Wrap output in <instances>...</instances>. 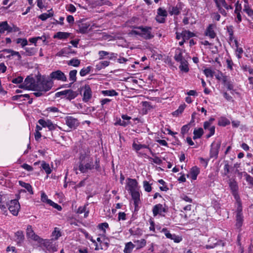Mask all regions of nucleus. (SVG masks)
Wrapping results in <instances>:
<instances>
[{
  "mask_svg": "<svg viewBox=\"0 0 253 253\" xmlns=\"http://www.w3.org/2000/svg\"><path fill=\"white\" fill-rule=\"evenodd\" d=\"M100 169V161L98 159H96L95 162H93L92 158L89 155V152L87 150L84 152H81L79 157V162L78 168L74 167V170L76 174L78 173V170L81 173H86L88 170L95 169L99 170Z\"/></svg>",
  "mask_w": 253,
  "mask_h": 253,
  "instance_id": "obj_1",
  "label": "nucleus"
},
{
  "mask_svg": "<svg viewBox=\"0 0 253 253\" xmlns=\"http://www.w3.org/2000/svg\"><path fill=\"white\" fill-rule=\"evenodd\" d=\"M130 34L138 35L145 40H150L154 37L152 33V28L148 26L135 27L130 32Z\"/></svg>",
  "mask_w": 253,
  "mask_h": 253,
  "instance_id": "obj_2",
  "label": "nucleus"
},
{
  "mask_svg": "<svg viewBox=\"0 0 253 253\" xmlns=\"http://www.w3.org/2000/svg\"><path fill=\"white\" fill-rule=\"evenodd\" d=\"M53 85V82L49 77L42 76L38 79L36 90H41L45 93L50 90Z\"/></svg>",
  "mask_w": 253,
  "mask_h": 253,
  "instance_id": "obj_3",
  "label": "nucleus"
},
{
  "mask_svg": "<svg viewBox=\"0 0 253 253\" xmlns=\"http://www.w3.org/2000/svg\"><path fill=\"white\" fill-rule=\"evenodd\" d=\"M5 206L8 207L10 212L13 215H17L18 214L20 208L19 202L16 199L10 200L8 203L6 204Z\"/></svg>",
  "mask_w": 253,
  "mask_h": 253,
  "instance_id": "obj_4",
  "label": "nucleus"
},
{
  "mask_svg": "<svg viewBox=\"0 0 253 253\" xmlns=\"http://www.w3.org/2000/svg\"><path fill=\"white\" fill-rule=\"evenodd\" d=\"M51 81L57 80L61 82H66L67 78L65 74L60 70H57L51 72L49 76Z\"/></svg>",
  "mask_w": 253,
  "mask_h": 253,
  "instance_id": "obj_5",
  "label": "nucleus"
},
{
  "mask_svg": "<svg viewBox=\"0 0 253 253\" xmlns=\"http://www.w3.org/2000/svg\"><path fill=\"white\" fill-rule=\"evenodd\" d=\"M242 211V208L241 206V203L238 202L236 215V226L238 228H240L242 226V224L244 220L243 215Z\"/></svg>",
  "mask_w": 253,
  "mask_h": 253,
  "instance_id": "obj_6",
  "label": "nucleus"
},
{
  "mask_svg": "<svg viewBox=\"0 0 253 253\" xmlns=\"http://www.w3.org/2000/svg\"><path fill=\"white\" fill-rule=\"evenodd\" d=\"M65 124L71 129H76L79 125V122L77 118L71 116H68L64 118Z\"/></svg>",
  "mask_w": 253,
  "mask_h": 253,
  "instance_id": "obj_7",
  "label": "nucleus"
},
{
  "mask_svg": "<svg viewBox=\"0 0 253 253\" xmlns=\"http://www.w3.org/2000/svg\"><path fill=\"white\" fill-rule=\"evenodd\" d=\"M214 120V119L211 118L209 121H206L204 124V129L206 131H209V133L207 135V138H209L214 134L215 127L211 125V123Z\"/></svg>",
  "mask_w": 253,
  "mask_h": 253,
  "instance_id": "obj_8",
  "label": "nucleus"
},
{
  "mask_svg": "<svg viewBox=\"0 0 253 253\" xmlns=\"http://www.w3.org/2000/svg\"><path fill=\"white\" fill-rule=\"evenodd\" d=\"M78 33L82 34L87 33L90 29V24L89 22H84V21H79L78 22Z\"/></svg>",
  "mask_w": 253,
  "mask_h": 253,
  "instance_id": "obj_9",
  "label": "nucleus"
},
{
  "mask_svg": "<svg viewBox=\"0 0 253 253\" xmlns=\"http://www.w3.org/2000/svg\"><path fill=\"white\" fill-rule=\"evenodd\" d=\"M221 143L220 141L213 142L211 144L210 150V157L217 158L218 154L219 149L220 147Z\"/></svg>",
  "mask_w": 253,
  "mask_h": 253,
  "instance_id": "obj_10",
  "label": "nucleus"
},
{
  "mask_svg": "<svg viewBox=\"0 0 253 253\" xmlns=\"http://www.w3.org/2000/svg\"><path fill=\"white\" fill-rule=\"evenodd\" d=\"M161 232L164 233L167 238L173 240L175 243H179L182 240V238L181 236L176 235L174 234H171L169 231L166 228H163Z\"/></svg>",
  "mask_w": 253,
  "mask_h": 253,
  "instance_id": "obj_11",
  "label": "nucleus"
},
{
  "mask_svg": "<svg viewBox=\"0 0 253 253\" xmlns=\"http://www.w3.org/2000/svg\"><path fill=\"white\" fill-rule=\"evenodd\" d=\"M38 123L42 127H47L50 130L55 129L56 127V125L53 124L50 120H44L41 119L38 121Z\"/></svg>",
  "mask_w": 253,
  "mask_h": 253,
  "instance_id": "obj_12",
  "label": "nucleus"
},
{
  "mask_svg": "<svg viewBox=\"0 0 253 253\" xmlns=\"http://www.w3.org/2000/svg\"><path fill=\"white\" fill-rule=\"evenodd\" d=\"M25 85L27 87V90H36L37 83H35V80L30 77H27L25 81Z\"/></svg>",
  "mask_w": 253,
  "mask_h": 253,
  "instance_id": "obj_13",
  "label": "nucleus"
},
{
  "mask_svg": "<svg viewBox=\"0 0 253 253\" xmlns=\"http://www.w3.org/2000/svg\"><path fill=\"white\" fill-rule=\"evenodd\" d=\"M127 186L128 187V191L129 192L139 190L138 187V182L135 179L128 178Z\"/></svg>",
  "mask_w": 253,
  "mask_h": 253,
  "instance_id": "obj_14",
  "label": "nucleus"
},
{
  "mask_svg": "<svg viewBox=\"0 0 253 253\" xmlns=\"http://www.w3.org/2000/svg\"><path fill=\"white\" fill-rule=\"evenodd\" d=\"M26 234L28 238H30L34 241L40 242L41 240L40 237L37 235L35 234V232L32 229V226L31 225H28L27 226L26 229Z\"/></svg>",
  "mask_w": 253,
  "mask_h": 253,
  "instance_id": "obj_15",
  "label": "nucleus"
},
{
  "mask_svg": "<svg viewBox=\"0 0 253 253\" xmlns=\"http://www.w3.org/2000/svg\"><path fill=\"white\" fill-rule=\"evenodd\" d=\"M92 96V92L89 85L85 84L84 87L83 101L87 102Z\"/></svg>",
  "mask_w": 253,
  "mask_h": 253,
  "instance_id": "obj_16",
  "label": "nucleus"
},
{
  "mask_svg": "<svg viewBox=\"0 0 253 253\" xmlns=\"http://www.w3.org/2000/svg\"><path fill=\"white\" fill-rule=\"evenodd\" d=\"M5 31L10 33L12 31V28L9 26L7 21L0 22V34H3Z\"/></svg>",
  "mask_w": 253,
  "mask_h": 253,
  "instance_id": "obj_17",
  "label": "nucleus"
},
{
  "mask_svg": "<svg viewBox=\"0 0 253 253\" xmlns=\"http://www.w3.org/2000/svg\"><path fill=\"white\" fill-rule=\"evenodd\" d=\"M134 201V205L136 209L140 203V193L139 190L129 192Z\"/></svg>",
  "mask_w": 253,
  "mask_h": 253,
  "instance_id": "obj_18",
  "label": "nucleus"
},
{
  "mask_svg": "<svg viewBox=\"0 0 253 253\" xmlns=\"http://www.w3.org/2000/svg\"><path fill=\"white\" fill-rule=\"evenodd\" d=\"M214 27L215 26L213 24L209 25L205 32L206 35L210 37L211 39L214 38L216 36V34L214 31Z\"/></svg>",
  "mask_w": 253,
  "mask_h": 253,
  "instance_id": "obj_19",
  "label": "nucleus"
},
{
  "mask_svg": "<svg viewBox=\"0 0 253 253\" xmlns=\"http://www.w3.org/2000/svg\"><path fill=\"white\" fill-rule=\"evenodd\" d=\"M7 195L3 194L2 192H0V208L1 210H4L6 209V206L4 205V203H7Z\"/></svg>",
  "mask_w": 253,
  "mask_h": 253,
  "instance_id": "obj_20",
  "label": "nucleus"
},
{
  "mask_svg": "<svg viewBox=\"0 0 253 253\" xmlns=\"http://www.w3.org/2000/svg\"><path fill=\"white\" fill-rule=\"evenodd\" d=\"M43 246L46 249L50 252H55L57 251V246L52 244L49 241H46L43 243Z\"/></svg>",
  "mask_w": 253,
  "mask_h": 253,
  "instance_id": "obj_21",
  "label": "nucleus"
},
{
  "mask_svg": "<svg viewBox=\"0 0 253 253\" xmlns=\"http://www.w3.org/2000/svg\"><path fill=\"white\" fill-rule=\"evenodd\" d=\"M165 212V209L163 207L162 204H157L154 206L153 209V213L154 216H156L158 214H161L162 212Z\"/></svg>",
  "mask_w": 253,
  "mask_h": 253,
  "instance_id": "obj_22",
  "label": "nucleus"
},
{
  "mask_svg": "<svg viewBox=\"0 0 253 253\" xmlns=\"http://www.w3.org/2000/svg\"><path fill=\"white\" fill-rule=\"evenodd\" d=\"M132 148L136 152H138L139 150H140L141 149L143 148H146L148 149L149 151L151 152V153L153 155H154V154L151 151V150L149 147L148 145H145V144H137L135 142H133L132 144Z\"/></svg>",
  "mask_w": 253,
  "mask_h": 253,
  "instance_id": "obj_23",
  "label": "nucleus"
},
{
  "mask_svg": "<svg viewBox=\"0 0 253 253\" xmlns=\"http://www.w3.org/2000/svg\"><path fill=\"white\" fill-rule=\"evenodd\" d=\"M174 58L175 60V61L178 62H180L183 60H185L183 57L182 52L181 48H178L176 49Z\"/></svg>",
  "mask_w": 253,
  "mask_h": 253,
  "instance_id": "obj_24",
  "label": "nucleus"
},
{
  "mask_svg": "<svg viewBox=\"0 0 253 253\" xmlns=\"http://www.w3.org/2000/svg\"><path fill=\"white\" fill-rule=\"evenodd\" d=\"M181 35L182 39L187 41L189 40L190 38L193 37L195 36V34L189 31H183L181 33Z\"/></svg>",
  "mask_w": 253,
  "mask_h": 253,
  "instance_id": "obj_25",
  "label": "nucleus"
},
{
  "mask_svg": "<svg viewBox=\"0 0 253 253\" xmlns=\"http://www.w3.org/2000/svg\"><path fill=\"white\" fill-rule=\"evenodd\" d=\"M70 34L67 32H58L56 33L53 36L54 39H66L68 38Z\"/></svg>",
  "mask_w": 253,
  "mask_h": 253,
  "instance_id": "obj_26",
  "label": "nucleus"
},
{
  "mask_svg": "<svg viewBox=\"0 0 253 253\" xmlns=\"http://www.w3.org/2000/svg\"><path fill=\"white\" fill-rule=\"evenodd\" d=\"M110 64L109 61H102L98 62L95 66L96 69L98 71H100L102 69H104L106 67L108 66Z\"/></svg>",
  "mask_w": 253,
  "mask_h": 253,
  "instance_id": "obj_27",
  "label": "nucleus"
},
{
  "mask_svg": "<svg viewBox=\"0 0 253 253\" xmlns=\"http://www.w3.org/2000/svg\"><path fill=\"white\" fill-rule=\"evenodd\" d=\"M25 52L23 54L25 56H32L37 52V49L34 47H26L25 48Z\"/></svg>",
  "mask_w": 253,
  "mask_h": 253,
  "instance_id": "obj_28",
  "label": "nucleus"
},
{
  "mask_svg": "<svg viewBox=\"0 0 253 253\" xmlns=\"http://www.w3.org/2000/svg\"><path fill=\"white\" fill-rule=\"evenodd\" d=\"M180 65H179V69L181 71L184 72H187L189 71V68L188 66V62L186 60H183L179 62Z\"/></svg>",
  "mask_w": 253,
  "mask_h": 253,
  "instance_id": "obj_29",
  "label": "nucleus"
},
{
  "mask_svg": "<svg viewBox=\"0 0 253 253\" xmlns=\"http://www.w3.org/2000/svg\"><path fill=\"white\" fill-rule=\"evenodd\" d=\"M204 131L202 128L200 127L197 129H195L193 132V139H196L200 138L203 134Z\"/></svg>",
  "mask_w": 253,
  "mask_h": 253,
  "instance_id": "obj_30",
  "label": "nucleus"
},
{
  "mask_svg": "<svg viewBox=\"0 0 253 253\" xmlns=\"http://www.w3.org/2000/svg\"><path fill=\"white\" fill-rule=\"evenodd\" d=\"M48 11L49 12L48 13H42V14H41L39 16V18L42 21H45L47 18L53 16V13L51 12L52 11V9L49 10Z\"/></svg>",
  "mask_w": 253,
  "mask_h": 253,
  "instance_id": "obj_31",
  "label": "nucleus"
},
{
  "mask_svg": "<svg viewBox=\"0 0 253 253\" xmlns=\"http://www.w3.org/2000/svg\"><path fill=\"white\" fill-rule=\"evenodd\" d=\"M19 184L23 187L25 188L28 192H29L30 194H33L32 187L31 185L29 184L25 183L24 182L19 181Z\"/></svg>",
  "mask_w": 253,
  "mask_h": 253,
  "instance_id": "obj_32",
  "label": "nucleus"
},
{
  "mask_svg": "<svg viewBox=\"0 0 253 253\" xmlns=\"http://www.w3.org/2000/svg\"><path fill=\"white\" fill-rule=\"evenodd\" d=\"M92 69V68L90 66L83 68L81 70L80 72V76L82 77L86 76L87 74L90 73Z\"/></svg>",
  "mask_w": 253,
  "mask_h": 253,
  "instance_id": "obj_33",
  "label": "nucleus"
},
{
  "mask_svg": "<svg viewBox=\"0 0 253 253\" xmlns=\"http://www.w3.org/2000/svg\"><path fill=\"white\" fill-rule=\"evenodd\" d=\"M102 93L105 96H114L118 95V93L114 89L102 90Z\"/></svg>",
  "mask_w": 253,
  "mask_h": 253,
  "instance_id": "obj_34",
  "label": "nucleus"
},
{
  "mask_svg": "<svg viewBox=\"0 0 253 253\" xmlns=\"http://www.w3.org/2000/svg\"><path fill=\"white\" fill-rule=\"evenodd\" d=\"M67 64L69 66L77 67L80 65L81 61L79 59L76 58H73L68 61Z\"/></svg>",
  "mask_w": 253,
  "mask_h": 253,
  "instance_id": "obj_35",
  "label": "nucleus"
},
{
  "mask_svg": "<svg viewBox=\"0 0 253 253\" xmlns=\"http://www.w3.org/2000/svg\"><path fill=\"white\" fill-rule=\"evenodd\" d=\"M134 245L131 242L126 243L125 245V249L124 252L125 253H131L133 249L134 248Z\"/></svg>",
  "mask_w": 253,
  "mask_h": 253,
  "instance_id": "obj_36",
  "label": "nucleus"
},
{
  "mask_svg": "<svg viewBox=\"0 0 253 253\" xmlns=\"http://www.w3.org/2000/svg\"><path fill=\"white\" fill-rule=\"evenodd\" d=\"M16 241L18 243L22 242L24 239L23 233L21 231H18L15 233Z\"/></svg>",
  "mask_w": 253,
  "mask_h": 253,
  "instance_id": "obj_37",
  "label": "nucleus"
},
{
  "mask_svg": "<svg viewBox=\"0 0 253 253\" xmlns=\"http://www.w3.org/2000/svg\"><path fill=\"white\" fill-rule=\"evenodd\" d=\"M70 48L71 46H69L68 47L63 48L57 53V55L58 56H63L69 54L70 52L69 51Z\"/></svg>",
  "mask_w": 253,
  "mask_h": 253,
  "instance_id": "obj_38",
  "label": "nucleus"
},
{
  "mask_svg": "<svg viewBox=\"0 0 253 253\" xmlns=\"http://www.w3.org/2000/svg\"><path fill=\"white\" fill-rule=\"evenodd\" d=\"M41 167L42 169L45 171L47 174H49L51 173L52 170L48 164L46 163L45 162H42Z\"/></svg>",
  "mask_w": 253,
  "mask_h": 253,
  "instance_id": "obj_39",
  "label": "nucleus"
},
{
  "mask_svg": "<svg viewBox=\"0 0 253 253\" xmlns=\"http://www.w3.org/2000/svg\"><path fill=\"white\" fill-rule=\"evenodd\" d=\"M77 73V71L76 70H71L69 72V80L70 81H71V84H73L76 81Z\"/></svg>",
  "mask_w": 253,
  "mask_h": 253,
  "instance_id": "obj_40",
  "label": "nucleus"
},
{
  "mask_svg": "<svg viewBox=\"0 0 253 253\" xmlns=\"http://www.w3.org/2000/svg\"><path fill=\"white\" fill-rule=\"evenodd\" d=\"M199 173V169L196 167H193L191 169L190 174L191 175L192 178L194 180L196 179L197 175Z\"/></svg>",
  "mask_w": 253,
  "mask_h": 253,
  "instance_id": "obj_41",
  "label": "nucleus"
},
{
  "mask_svg": "<svg viewBox=\"0 0 253 253\" xmlns=\"http://www.w3.org/2000/svg\"><path fill=\"white\" fill-rule=\"evenodd\" d=\"M98 227L99 229L103 231L102 236L105 237V234H106V228H108L109 227V225L107 222H104L99 224L98 225Z\"/></svg>",
  "mask_w": 253,
  "mask_h": 253,
  "instance_id": "obj_42",
  "label": "nucleus"
},
{
  "mask_svg": "<svg viewBox=\"0 0 253 253\" xmlns=\"http://www.w3.org/2000/svg\"><path fill=\"white\" fill-rule=\"evenodd\" d=\"M216 5V7H218L219 6L220 7H222V6H223L227 10L232 9L233 8V7L231 5H228L226 3L225 0H222V1L219 2L218 5Z\"/></svg>",
  "mask_w": 253,
  "mask_h": 253,
  "instance_id": "obj_43",
  "label": "nucleus"
},
{
  "mask_svg": "<svg viewBox=\"0 0 253 253\" xmlns=\"http://www.w3.org/2000/svg\"><path fill=\"white\" fill-rule=\"evenodd\" d=\"M134 243L137 244L138 246L137 249H140L145 246L146 244V241L144 239H142L140 240L134 241Z\"/></svg>",
  "mask_w": 253,
  "mask_h": 253,
  "instance_id": "obj_44",
  "label": "nucleus"
},
{
  "mask_svg": "<svg viewBox=\"0 0 253 253\" xmlns=\"http://www.w3.org/2000/svg\"><path fill=\"white\" fill-rule=\"evenodd\" d=\"M230 188L233 193L237 192L238 190V185L235 181H230L229 182Z\"/></svg>",
  "mask_w": 253,
  "mask_h": 253,
  "instance_id": "obj_45",
  "label": "nucleus"
},
{
  "mask_svg": "<svg viewBox=\"0 0 253 253\" xmlns=\"http://www.w3.org/2000/svg\"><path fill=\"white\" fill-rule=\"evenodd\" d=\"M230 124V121L225 118H221L218 121V125L221 126H226Z\"/></svg>",
  "mask_w": 253,
  "mask_h": 253,
  "instance_id": "obj_46",
  "label": "nucleus"
},
{
  "mask_svg": "<svg viewBox=\"0 0 253 253\" xmlns=\"http://www.w3.org/2000/svg\"><path fill=\"white\" fill-rule=\"evenodd\" d=\"M143 186L145 191L150 192L152 190L151 184H150L147 181H144L143 182Z\"/></svg>",
  "mask_w": 253,
  "mask_h": 253,
  "instance_id": "obj_47",
  "label": "nucleus"
},
{
  "mask_svg": "<svg viewBox=\"0 0 253 253\" xmlns=\"http://www.w3.org/2000/svg\"><path fill=\"white\" fill-rule=\"evenodd\" d=\"M185 106H186V105L184 104L180 105L179 106L178 108L173 113V115L177 116L179 114L182 113L183 112V111H184V110L185 108Z\"/></svg>",
  "mask_w": 253,
  "mask_h": 253,
  "instance_id": "obj_48",
  "label": "nucleus"
},
{
  "mask_svg": "<svg viewBox=\"0 0 253 253\" xmlns=\"http://www.w3.org/2000/svg\"><path fill=\"white\" fill-rule=\"evenodd\" d=\"M157 15L166 17L168 15L167 11L165 9L160 7L157 10Z\"/></svg>",
  "mask_w": 253,
  "mask_h": 253,
  "instance_id": "obj_49",
  "label": "nucleus"
},
{
  "mask_svg": "<svg viewBox=\"0 0 253 253\" xmlns=\"http://www.w3.org/2000/svg\"><path fill=\"white\" fill-rule=\"evenodd\" d=\"M41 201L43 203H46L49 205L50 203L49 201L51 200L48 199L47 195L43 192L41 193Z\"/></svg>",
  "mask_w": 253,
  "mask_h": 253,
  "instance_id": "obj_50",
  "label": "nucleus"
},
{
  "mask_svg": "<svg viewBox=\"0 0 253 253\" xmlns=\"http://www.w3.org/2000/svg\"><path fill=\"white\" fill-rule=\"evenodd\" d=\"M16 43H20L22 47H24L27 45L28 42L26 39L18 38L16 40Z\"/></svg>",
  "mask_w": 253,
  "mask_h": 253,
  "instance_id": "obj_51",
  "label": "nucleus"
},
{
  "mask_svg": "<svg viewBox=\"0 0 253 253\" xmlns=\"http://www.w3.org/2000/svg\"><path fill=\"white\" fill-rule=\"evenodd\" d=\"M205 75L207 77H212L213 76L214 72L210 69L207 68L204 71Z\"/></svg>",
  "mask_w": 253,
  "mask_h": 253,
  "instance_id": "obj_52",
  "label": "nucleus"
},
{
  "mask_svg": "<svg viewBox=\"0 0 253 253\" xmlns=\"http://www.w3.org/2000/svg\"><path fill=\"white\" fill-rule=\"evenodd\" d=\"M67 91H68V94L67 95H66V96H67V98L68 99L70 100V99H74L76 97L75 93L73 90H72L71 89H68Z\"/></svg>",
  "mask_w": 253,
  "mask_h": 253,
  "instance_id": "obj_53",
  "label": "nucleus"
},
{
  "mask_svg": "<svg viewBox=\"0 0 253 253\" xmlns=\"http://www.w3.org/2000/svg\"><path fill=\"white\" fill-rule=\"evenodd\" d=\"M129 232L131 235L141 234V230L139 228H137L136 230L131 228L129 230Z\"/></svg>",
  "mask_w": 253,
  "mask_h": 253,
  "instance_id": "obj_54",
  "label": "nucleus"
},
{
  "mask_svg": "<svg viewBox=\"0 0 253 253\" xmlns=\"http://www.w3.org/2000/svg\"><path fill=\"white\" fill-rule=\"evenodd\" d=\"M68 94V91L67 90H65L63 91L57 92L55 94V97L58 98L60 97L61 96H66Z\"/></svg>",
  "mask_w": 253,
  "mask_h": 253,
  "instance_id": "obj_55",
  "label": "nucleus"
},
{
  "mask_svg": "<svg viewBox=\"0 0 253 253\" xmlns=\"http://www.w3.org/2000/svg\"><path fill=\"white\" fill-rule=\"evenodd\" d=\"M46 111H47L48 113H49V112H52V113L59 112V109L57 107H53V106L47 108L46 109Z\"/></svg>",
  "mask_w": 253,
  "mask_h": 253,
  "instance_id": "obj_56",
  "label": "nucleus"
},
{
  "mask_svg": "<svg viewBox=\"0 0 253 253\" xmlns=\"http://www.w3.org/2000/svg\"><path fill=\"white\" fill-rule=\"evenodd\" d=\"M149 159L157 165H161L162 163V160L157 156L154 157V158H150Z\"/></svg>",
  "mask_w": 253,
  "mask_h": 253,
  "instance_id": "obj_57",
  "label": "nucleus"
},
{
  "mask_svg": "<svg viewBox=\"0 0 253 253\" xmlns=\"http://www.w3.org/2000/svg\"><path fill=\"white\" fill-rule=\"evenodd\" d=\"M129 123L128 122H126L123 120H122L121 119H119L118 120L116 123L115 124V125H120L123 126H126Z\"/></svg>",
  "mask_w": 253,
  "mask_h": 253,
  "instance_id": "obj_58",
  "label": "nucleus"
},
{
  "mask_svg": "<svg viewBox=\"0 0 253 253\" xmlns=\"http://www.w3.org/2000/svg\"><path fill=\"white\" fill-rule=\"evenodd\" d=\"M180 198L182 200H183V201H184L186 202L190 203H191L192 202V199L191 198H190L189 196H188L186 195H184V194L182 195L181 196Z\"/></svg>",
  "mask_w": 253,
  "mask_h": 253,
  "instance_id": "obj_59",
  "label": "nucleus"
},
{
  "mask_svg": "<svg viewBox=\"0 0 253 253\" xmlns=\"http://www.w3.org/2000/svg\"><path fill=\"white\" fill-rule=\"evenodd\" d=\"M244 176L246 177V180L247 181L253 185V177L246 172H245Z\"/></svg>",
  "mask_w": 253,
  "mask_h": 253,
  "instance_id": "obj_60",
  "label": "nucleus"
},
{
  "mask_svg": "<svg viewBox=\"0 0 253 253\" xmlns=\"http://www.w3.org/2000/svg\"><path fill=\"white\" fill-rule=\"evenodd\" d=\"M99 59H103L104 56L109 55V53L105 51H99L98 52Z\"/></svg>",
  "mask_w": 253,
  "mask_h": 253,
  "instance_id": "obj_61",
  "label": "nucleus"
},
{
  "mask_svg": "<svg viewBox=\"0 0 253 253\" xmlns=\"http://www.w3.org/2000/svg\"><path fill=\"white\" fill-rule=\"evenodd\" d=\"M49 202H50V203L49 204L50 206L53 207V208L57 209L59 211H61L62 208L60 205H58L56 203H55L54 202H53L52 201H50Z\"/></svg>",
  "mask_w": 253,
  "mask_h": 253,
  "instance_id": "obj_62",
  "label": "nucleus"
},
{
  "mask_svg": "<svg viewBox=\"0 0 253 253\" xmlns=\"http://www.w3.org/2000/svg\"><path fill=\"white\" fill-rule=\"evenodd\" d=\"M52 235L54 237L55 240H57L61 236V233L59 230H57V228H55L54 231L52 232Z\"/></svg>",
  "mask_w": 253,
  "mask_h": 253,
  "instance_id": "obj_63",
  "label": "nucleus"
},
{
  "mask_svg": "<svg viewBox=\"0 0 253 253\" xmlns=\"http://www.w3.org/2000/svg\"><path fill=\"white\" fill-rule=\"evenodd\" d=\"M23 78L21 76L12 79V82L14 84H20L23 82Z\"/></svg>",
  "mask_w": 253,
  "mask_h": 253,
  "instance_id": "obj_64",
  "label": "nucleus"
}]
</instances>
